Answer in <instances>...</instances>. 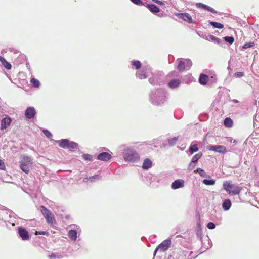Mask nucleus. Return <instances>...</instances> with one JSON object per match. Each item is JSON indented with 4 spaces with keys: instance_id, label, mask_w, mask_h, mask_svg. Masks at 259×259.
I'll return each mask as SVG.
<instances>
[{
    "instance_id": "6",
    "label": "nucleus",
    "mask_w": 259,
    "mask_h": 259,
    "mask_svg": "<svg viewBox=\"0 0 259 259\" xmlns=\"http://www.w3.org/2000/svg\"><path fill=\"white\" fill-rule=\"evenodd\" d=\"M209 149L211 151L224 153L226 152V148L223 145H211L209 147Z\"/></svg>"
},
{
    "instance_id": "35",
    "label": "nucleus",
    "mask_w": 259,
    "mask_h": 259,
    "mask_svg": "<svg viewBox=\"0 0 259 259\" xmlns=\"http://www.w3.org/2000/svg\"><path fill=\"white\" fill-rule=\"evenodd\" d=\"M194 172L199 173L201 176L204 177L206 175L205 172L202 169L200 168H197L196 170L194 171Z\"/></svg>"
},
{
    "instance_id": "30",
    "label": "nucleus",
    "mask_w": 259,
    "mask_h": 259,
    "mask_svg": "<svg viewBox=\"0 0 259 259\" xmlns=\"http://www.w3.org/2000/svg\"><path fill=\"white\" fill-rule=\"evenodd\" d=\"M224 39L225 41L230 44H232L234 41V38L232 36H225L224 37Z\"/></svg>"
},
{
    "instance_id": "29",
    "label": "nucleus",
    "mask_w": 259,
    "mask_h": 259,
    "mask_svg": "<svg viewBox=\"0 0 259 259\" xmlns=\"http://www.w3.org/2000/svg\"><path fill=\"white\" fill-rule=\"evenodd\" d=\"M202 153H199L197 154H195L192 159V162H196L202 157Z\"/></svg>"
},
{
    "instance_id": "8",
    "label": "nucleus",
    "mask_w": 259,
    "mask_h": 259,
    "mask_svg": "<svg viewBox=\"0 0 259 259\" xmlns=\"http://www.w3.org/2000/svg\"><path fill=\"white\" fill-rule=\"evenodd\" d=\"M111 158V155L108 152H102L100 153L98 156L97 159L102 161H108Z\"/></svg>"
},
{
    "instance_id": "20",
    "label": "nucleus",
    "mask_w": 259,
    "mask_h": 259,
    "mask_svg": "<svg viewBox=\"0 0 259 259\" xmlns=\"http://www.w3.org/2000/svg\"><path fill=\"white\" fill-rule=\"evenodd\" d=\"M137 76L141 79H145L148 77L146 70H142L136 73Z\"/></svg>"
},
{
    "instance_id": "33",
    "label": "nucleus",
    "mask_w": 259,
    "mask_h": 259,
    "mask_svg": "<svg viewBox=\"0 0 259 259\" xmlns=\"http://www.w3.org/2000/svg\"><path fill=\"white\" fill-rule=\"evenodd\" d=\"M184 62H185V67L189 69L192 65V63L190 59H185Z\"/></svg>"
},
{
    "instance_id": "7",
    "label": "nucleus",
    "mask_w": 259,
    "mask_h": 259,
    "mask_svg": "<svg viewBox=\"0 0 259 259\" xmlns=\"http://www.w3.org/2000/svg\"><path fill=\"white\" fill-rule=\"evenodd\" d=\"M36 114V111L33 107H28L25 111V115L28 119L33 118Z\"/></svg>"
},
{
    "instance_id": "27",
    "label": "nucleus",
    "mask_w": 259,
    "mask_h": 259,
    "mask_svg": "<svg viewBox=\"0 0 259 259\" xmlns=\"http://www.w3.org/2000/svg\"><path fill=\"white\" fill-rule=\"evenodd\" d=\"M30 82L31 83L32 85L35 88H38L40 85L39 81L34 78L31 79Z\"/></svg>"
},
{
    "instance_id": "3",
    "label": "nucleus",
    "mask_w": 259,
    "mask_h": 259,
    "mask_svg": "<svg viewBox=\"0 0 259 259\" xmlns=\"http://www.w3.org/2000/svg\"><path fill=\"white\" fill-rule=\"evenodd\" d=\"M123 158L126 161H135L138 159V155L134 150L127 148L124 150Z\"/></svg>"
},
{
    "instance_id": "47",
    "label": "nucleus",
    "mask_w": 259,
    "mask_h": 259,
    "mask_svg": "<svg viewBox=\"0 0 259 259\" xmlns=\"http://www.w3.org/2000/svg\"><path fill=\"white\" fill-rule=\"evenodd\" d=\"M98 177V175H95V176H93L92 177H90V179L91 180V181H93V179H96V178H97Z\"/></svg>"
},
{
    "instance_id": "9",
    "label": "nucleus",
    "mask_w": 259,
    "mask_h": 259,
    "mask_svg": "<svg viewBox=\"0 0 259 259\" xmlns=\"http://www.w3.org/2000/svg\"><path fill=\"white\" fill-rule=\"evenodd\" d=\"M179 18L189 23H194V20L191 16L187 13H181Z\"/></svg>"
},
{
    "instance_id": "45",
    "label": "nucleus",
    "mask_w": 259,
    "mask_h": 259,
    "mask_svg": "<svg viewBox=\"0 0 259 259\" xmlns=\"http://www.w3.org/2000/svg\"><path fill=\"white\" fill-rule=\"evenodd\" d=\"M152 1L155 2L156 3L160 5H164V3L162 1H159V0H152Z\"/></svg>"
},
{
    "instance_id": "18",
    "label": "nucleus",
    "mask_w": 259,
    "mask_h": 259,
    "mask_svg": "<svg viewBox=\"0 0 259 259\" xmlns=\"http://www.w3.org/2000/svg\"><path fill=\"white\" fill-rule=\"evenodd\" d=\"M68 236L72 240L75 241L77 239V232L74 230H71L68 232Z\"/></svg>"
},
{
    "instance_id": "14",
    "label": "nucleus",
    "mask_w": 259,
    "mask_h": 259,
    "mask_svg": "<svg viewBox=\"0 0 259 259\" xmlns=\"http://www.w3.org/2000/svg\"><path fill=\"white\" fill-rule=\"evenodd\" d=\"M208 79L209 77L208 75L204 74H201L199 79V83L202 85H205L207 84Z\"/></svg>"
},
{
    "instance_id": "25",
    "label": "nucleus",
    "mask_w": 259,
    "mask_h": 259,
    "mask_svg": "<svg viewBox=\"0 0 259 259\" xmlns=\"http://www.w3.org/2000/svg\"><path fill=\"white\" fill-rule=\"evenodd\" d=\"M1 62L4 66V67L6 68V69H7L8 70L11 69V68H12L11 65L8 62H7L5 58L3 59V60H1Z\"/></svg>"
},
{
    "instance_id": "38",
    "label": "nucleus",
    "mask_w": 259,
    "mask_h": 259,
    "mask_svg": "<svg viewBox=\"0 0 259 259\" xmlns=\"http://www.w3.org/2000/svg\"><path fill=\"white\" fill-rule=\"evenodd\" d=\"M49 233L47 231H36L35 235H49Z\"/></svg>"
},
{
    "instance_id": "32",
    "label": "nucleus",
    "mask_w": 259,
    "mask_h": 259,
    "mask_svg": "<svg viewBox=\"0 0 259 259\" xmlns=\"http://www.w3.org/2000/svg\"><path fill=\"white\" fill-rule=\"evenodd\" d=\"M132 65L134 66L136 69H140L141 67V63L139 61H134L132 62Z\"/></svg>"
},
{
    "instance_id": "46",
    "label": "nucleus",
    "mask_w": 259,
    "mask_h": 259,
    "mask_svg": "<svg viewBox=\"0 0 259 259\" xmlns=\"http://www.w3.org/2000/svg\"><path fill=\"white\" fill-rule=\"evenodd\" d=\"M178 140V138H174L172 139H171L170 141H169V143L170 144H175L177 141Z\"/></svg>"
},
{
    "instance_id": "16",
    "label": "nucleus",
    "mask_w": 259,
    "mask_h": 259,
    "mask_svg": "<svg viewBox=\"0 0 259 259\" xmlns=\"http://www.w3.org/2000/svg\"><path fill=\"white\" fill-rule=\"evenodd\" d=\"M152 166V161L148 158L146 159L143 163L142 168L148 169Z\"/></svg>"
},
{
    "instance_id": "36",
    "label": "nucleus",
    "mask_w": 259,
    "mask_h": 259,
    "mask_svg": "<svg viewBox=\"0 0 259 259\" xmlns=\"http://www.w3.org/2000/svg\"><path fill=\"white\" fill-rule=\"evenodd\" d=\"M82 158L84 160L92 161V156L88 154H85L82 155Z\"/></svg>"
},
{
    "instance_id": "19",
    "label": "nucleus",
    "mask_w": 259,
    "mask_h": 259,
    "mask_svg": "<svg viewBox=\"0 0 259 259\" xmlns=\"http://www.w3.org/2000/svg\"><path fill=\"white\" fill-rule=\"evenodd\" d=\"M180 81L179 79L172 80L168 84V86L171 88H175L178 87Z\"/></svg>"
},
{
    "instance_id": "48",
    "label": "nucleus",
    "mask_w": 259,
    "mask_h": 259,
    "mask_svg": "<svg viewBox=\"0 0 259 259\" xmlns=\"http://www.w3.org/2000/svg\"><path fill=\"white\" fill-rule=\"evenodd\" d=\"M56 256V255L55 254H52L50 255V258H55Z\"/></svg>"
},
{
    "instance_id": "49",
    "label": "nucleus",
    "mask_w": 259,
    "mask_h": 259,
    "mask_svg": "<svg viewBox=\"0 0 259 259\" xmlns=\"http://www.w3.org/2000/svg\"><path fill=\"white\" fill-rule=\"evenodd\" d=\"M41 208L43 209V210H47L44 206H41Z\"/></svg>"
},
{
    "instance_id": "10",
    "label": "nucleus",
    "mask_w": 259,
    "mask_h": 259,
    "mask_svg": "<svg viewBox=\"0 0 259 259\" xmlns=\"http://www.w3.org/2000/svg\"><path fill=\"white\" fill-rule=\"evenodd\" d=\"M12 119L10 117H5L1 121V130L6 129L11 124Z\"/></svg>"
},
{
    "instance_id": "24",
    "label": "nucleus",
    "mask_w": 259,
    "mask_h": 259,
    "mask_svg": "<svg viewBox=\"0 0 259 259\" xmlns=\"http://www.w3.org/2000/svg\"><path fill=\"white\" fill-rule=\"evenodd\" d=\"M210 24L212 26L216 28L222 29L224 28V25L222 24L219 22H210Z\"/></svg>"
},
{
    "instance_id": "22",
    "label": "nucleus",
    "mask_w": 259,
    "mask_h": 259,
    "mask_svg": "<svg viewBox=\"0 0 259 259\" xmlns=\"http://www.w3.org/2000/svg\"><path fill=\"white\" fill-rule=\"evenodd\" d=\"M224 125L227 127H231L233 125V120L229 117H227L224 120Z\"/></svg>"
},
{
    "instance_id": "26",
    "label": "nucleus",
    "mask_w": 259,
    "mask_h": 259,
    "mask_svg": "<svg viewBox=\"0 0 259 259\" xmlns=\"http://www.w3.org/2000/svg\"><path fill=\"white\" fill-rule=\"evenodd\" d=\"M198 151V148L197 147V144H194L190 146L189 148V152L191 154H193L194 152H196Z\"/></svg>"
},
{
    "instance_id": "15",
    "label": "nucleus",
    "mask_w": 259,
    "mask_h": 259,
    "mask_svg": "<svg viewBox=\"0 0 259 259\" xmlns=\"http://www.w3.org/2000/svg\"><path fill=\"white\" fill-rule=\"evenodd\" d=\"M69 140L68 139H61L60 140L57 141L56 142L58 144L59 146L63 148L67 147L68 145Z\"/></svg>"
},
{
    "instance_id": "41",
    "label": "nucleus",
    "mask_w": 259,
    "mask_h": 259,
    "mask_svg": "<svg viewBox=\"0 0 259 259\" xmlns=\"http://www.w3.org/2000/svg\"><path fill=\"white\" fill-rule=\"evenodd\" d=\"M131 1L134 4L138 5L139 6H142L143 5V3L141 0H131Z\"/></svg>"
},
{
    "instance_id": "5",
    "label": "nucleus",
    "mask_w": 259,
    "mask_h": 259,
    "mask_svg": "<svg viewBox=\"0 0 259 259\" xmlns=\"http://www.w3.org/2000/svg\"><path fill=\"white\" fill-rule=\"evenodd\" d=\"M42 212L48 223L51 225L56 224L55 219L50 211H42Z\"/></svg>"
},
{
    "instance_id": "37",
    "label": "nucleus",
    "mask_w": 259,
    "mask_h": 259,
    "mask_svg": "<svg viewBox=\"0 0 259 259\" xmlns=\"http://www.w3.org/2000/svg\"><path fill=\"white\" fill-rule=\"evenodd\" d=\"M42 132L47 138H51L52 137V134L48 130H44Z\"/></svg>"
},
{
    "instance_id": "12",
    "label": "nucleus",
    "mask_w": 259,
    "mask_h": 259,
    "mask_svg": "<svg viewBox=\"0 0 259 259\" xmlns=\"http://www.w3.org/2000/svg\"><path fill=\"white\" fill-rule=\"evenodd\" d=\"M196 6L197 7L202 8L204 10H206L209 12H212L213 13H217V12L213 8H211L210 7L207 6L205 4H203L201 3H198L196 4Z\"/></svg>"
},
{
    "instance_id": "4",
    "label": "nucleus",
    "mask_w": 259,
    "mask_h": 259,
    "mask_svg": "<svg viewBox=\"0 0 259 259\" xmlns=\"http://www.w3.org/2000/svg\"><path fill=\"white\" fill-rule=\"evenodd\" d=\"M171 244V241L170 239H166L161 243L156 248L155 253L158 250L161 252H164L167 250L170 247Z\"/></svg>"
},
{
    "instance_id": "23",
    "label": "nucleus",
    "mask_w": 259,
    "mask_h": 259,
    "mask_svg": "<svg viewBox=\"0 0 259 259\" xmlns=\"http://www.w3.org/2000/svg\"><path fill=\"white\" fill-rule=\"evenodd\" d=\"M186 67H185V64L184 61H180L178 66L177 69L180 72H183L185 70Z\"/></svg>"
},
{
    "instance_id": "11",
    "label": "nucleus",
    "mask_w": 259,
    "mask_h": 259,
    "mask_svg": "<svg viewBox=\"0 0 259 259\" xmlns=\"http://www.w3.org/2000/svg\"><path fill=\"white\" fill-rule=\"evenodd\" d=\"M18 233L23 240H26L29 239L28 232L25 229L22 227L19 228Z\"/></svg>"
},
{
    "instance_id": "40",
    "label": "nucleus",
    "mask_w": 259,
    "mask_h": 259,
    "mask_svg": "<svg viewBox=\"0 0 259 259\" xmlns=\"http://www.w3.org/2000/svg\"><path fill=\"white\" fill-rule=\"evenodd\" d=\"M210 37L211 39V40L216 42L218 44H220L221 42L220 39L213 35H210Z\"/></svg>"
},
{
    "instance_id": "34",
    "label": "nucleus",
    "mask_w": 259,
    "mask_h": 259,
    "mask_svg": "<svg viewBox=\"0 0 259 259\" xmlns=\"http://www.w3.org/2000/svg\"><path fill=\"white\" fill-rule=\"evenodd\" d=\"M255 45L254 43L253 42H247V43H245L243 46V48L244 49H246L247 48H249L250 47H253Z\"/></svg>"
},
{
    "instance_id": "50",
    "label": "nucleus",
    "mask_w": 259,
    "mask_h": 259,
    "mask_svg": "<svg viewBox=\"0 0 259 259\" xmlns=\"http://www.w3.org/2000/svg\"><path fill=\"white\" fill-rule=\"evenodd\" d=\"M234 102L236 103H238V101L237 100H234Z\"/></svg>"
},
{
    "instance_id": "17",
    "label": "nucleus",
    "mask_w": 259,
    "mask_h": 259,
    "mask_svg": "<svg viewBox=\"0 0 259 259\" xmlns=\"http://www.w3.org/2000/svg\"><path fill=\"white\" fill-rule=\"evenodd\" d=\"M147 7L153 13H157L159 12V8L154 4H147Z\"/></svg>"
},
{
    "instance_id": "51",
    "label": "nucleus",
    "mask_w": 259,
    "mask_h": 259,
    "mask_svg": "<svg viewBox=\"0 0 259 259\" xmlns=\"http://www.w3.org/2000/svg\"><path fill=\"white\" fill-rule=\"evenodd\" d=\"M3 59H4V58L0 56V61H1V60H3Z\"/></svg>"
},
{
    "instance_id": "42",
    "label": "nucleus",
    "mask_w": 259,
    "mask_h": 259,
    "mask_svg": "<svg viewBox=\"0 0 259 259\" xmlns=\"http://www.w3.org/2000/svg\"><path fill=\"white\" fill-rule=\"evenodd\" d=\"M0 169L1 170H5V164L4 161L0 159Z\"/></svg>"
},
{
    "instance_id": "39",
    "label": "nucleus",
    "mask_w": 259,
    "mask_h": 259,
    "mask_svg": "<svg viewBox=\"0 0 259 259\" xmlns=\"http://www.w3.org/2000/svg\"><path fill=\"white\" fill-rule=\"evenodd\" d=\"M207 227L210 229H213L215 228V225L212 222H209L207 224Z\"/></svg>"
},
{
    "instance_id": "43",
    "label": "nucleus",
    "mask_w": 259,
    "mask_h": 259,
    "mask_svg": "<svg viewBox=\"0 0 259 259\" xmlns=\"http://www.w3.org/2000/svg\"><path fill=\"white\" fill-rule=\"evenodd\" d=\"M195 162H191L189 165H188V169H192L194 168L195 166V164H194Z\"/></svg>"
},
{
    "instance_id": "44",
    "label": "nucleus",
    "mask_w": 259,
    "mask_h": 259,
    "mask_svg": "<svg viewBox=\"0 0 259 259\" xmlns=\"http://www.w3.org/2000/svg\"><path fill=\"white\" fill-rule=\"evenodd\" d=\"M235 75L237 77H242L244 75V73H243V72H238L235 73Z\"/></svg>"
},
{
    "instance_id": "1",
    "label": "nucleus",
    "mask_w": 259,
    "mask_h": 259,
    "mask_svg": "<svg viewBox=\"0 0 259 259\" xmlns=\"http://www.w3.org/2000/svg\"><path fill=\"white\" fill-rule=\"evenodd\" d=\"M223 187L227 193L232 195L239 194L241 190V188L239 186L234 185L230 181L225 182L223 184Z\"/></svg>"
},
{
    "instance_id": "31",
    "label": "nucleus",
    "mask_w": 259,
    "mask_h": 259,
    "mask_svg": "<svg viewBox=\"0 0 259 259\" xmlns=\"http://www.w3.org/2000/svg\"><path fill=\"white\" fill-rule=\"evenodd\" d=\"M76 147H77V144L76 143L73 142H70L69 141L68 145L67 148H69V149H73L76 148Z\"/></svg>"
},
{
    "instance_id": "13",
    "label": "nucleus",
    "mask_w": 259,
    "mask_h": 259,
    "mask_svg": "<svg viewBox=\"0 0 259 259\" xmlns=\"http://www.w3.org/2000/svg\"><path fill=\"white\" fill-rule=\"evenodd\" d=\"M184 182L182 180H175L172 184L171 187L173 189H176L184 186Z\"/></svg>"
},
{
    "instance_id": "28",
    "label": "nucleus",
    "mask_w": 259,
    "mask_h": 259,
    "mask_svg": "<svg viewBox=\"0 0 259 259\" xmlns=\"http://www.w3.org/2000/svg\"><path fill=\"white\" fill-rule=\"evenodd\" d=\"M215 181L213 180L204 179L203 183L206 185H213L215 184Z\"/></svg>"
},
{
    "instance_id": "21",
    "label": "nucleus",
    "mask_w": 259,
    "mask_h": 259,
    "mask_svg": "<svg viewBox=\"0 0 259 259\" xmlns=\"http://www.w3.org/2000/svg\"><path fill=\"white\" fill-rule=\"evenodd\" d=\"M231 206V202L229 199L225 200L222 204L223 208L225 210H228L229 209Z\"/></svg>"
},
{
    "instance_id": "2",
    "label": "nucleus",
    "mask_w": 259,
    "mask_h": 259,
    "mask_svg": "<svg viewBox=\"0 0 259 259\" xmlns=\"http://www.w3.org/2000/svg\"><path fill=\"white\" fill-rule=\"evenodd\" d=\"M32 164L31 158L27 156H22L20 161V167L21 169L26 174L29 172V168Z\"/></svg>"
}]
</instances>
